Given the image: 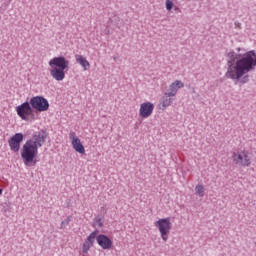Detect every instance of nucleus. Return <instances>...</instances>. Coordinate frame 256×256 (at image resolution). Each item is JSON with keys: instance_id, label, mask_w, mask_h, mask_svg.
Here are the masks:
<instances>
[{"instance_id": "22", "label": "nucleus", "mask_w": 256, "mask_h": 256, "mask_svg": "<svg viewBox=\"0 0 256 256\" xmlns=\"http://www.w3.org/2000/svg\"><path fill=\"white\" fill-rule=\"evenodd\" d=\"M235 26H236V27H241V23L235 22Z\"/></svg>"}, {"instance_id": "11", "label": "nucleus", "mask_w": 256, "mask_h": 256, "mask_svg": "<svg viewBox=\"0 0 256 256\" xmlns=\"http://www.w3.org/2000/svg\"><path fill=\"white\" fill-rule=\"evenodd\" d=\"M96 240H97L98 245L102 249H111V247H113V241H111V239L104 234L98 235L96 237Z\"/></svg>"}, {"instance_id": "10", "label": "nucleus", "mask_w": 256, "mask_h": 256, "mask_svg": "<svg viewBox=\"0 0 256 256\" xmlns=\"http://www.w3.org/2000/svg\"><path fill=\"white\" fill-rule=\"evenodd\" d=\"M233 161L236 165H242V167H249L251 165V160L249 159V155L242 153H234L233 154Z\"/></svg>"}, {"instance_id": "15", "label": "nucleus", "mask_w": 256, "mask_h": 256, "mask_svg": "<svg viewBox=\"0 0 256 256\" xmlns=\"http://www.w3.org/2000/svg\"><path fill=\"white\" fill-rule=\"evenodd\" d=\"M97 235H99V231L95 230L87 237L86 240L93 245L95 243V239H97Z\"/></svg>"}, {"instance_id": "9", "label": "nucleus", "mask_w": 256, "mask_h": 256, "mask_svg": "<svg viewBox=\"0 0 256 256\" xmlns=\"http://www.w3.org/2000/svg\"><path fill=\"white\" fill-rule=\"evenodd\" d=\"M155 109V105L151 102H144L140 105L139 115L143 119H147L153 115V110Z\"/></svg>"}, {"instance_id": "2", "label": "nucleus", "mask_w": 256, "mask_h": 256, "mask_svg": "<svg viewBox=\"0 0 256 256\" xmlns=\"http://www.w3.org/2000/svg\"><path fill=\"white\" fill-rule=\"evenodd\" d=\"M47 139V132L40 131L38 134L32 136V139L26 141L23 145L21 157L26 167H35L37 165V155L39 147H43Z\"/></svg>"}, {"instance_id": "25", "label": "nucleus", "mask_w": 256, "mask_h": 256, "mask_svg": "<svg viewBox=\"0 0 256 256\" xmlns=\"http://www.w3.org/2000/svg\"><path fill=\"white\" fill-rule=\"evenodd\" d=\"M0 193H3V189L0 188Z\"/></svg>"}, {"instance_id": "24", "label": "nucleus", "mask_w": 256, "mask_h": 256, "mask_svg": "<svg viewBox=\"0 0 256 256\" xmlns=\"http://www.w3.org/2000/svg\"><path fill=\"white\" fill-rule=\"evenodd\" d=\"M237 51H238V52L241 51V48H237Z\"/></svg>"}, {"instance_id": "1", "label": "nucleus", "mask_w": 256, "mask_h": 256, "mask_svg": "<svg viewBox=\"0 0 256 256\" xmlns=\"http://www.w3.org/2000/svg\"><path fill=\"white\" fill-rule=\"evenodd\" d=\"M227 67L226 77L235 79L240 83H249V75L256 68V53L255 50L246 52L244 55L237 54L235 51H230L226 54Z\"/></svg>"}, {"instance_id": "17", "label": "nucleus", "mask_w": 256, "mask_h": 256, "mask_svg": "<svg viewBox=\"0 0 256 256\" xmlns=\"http://www.w3.org/2000/svg\"><path fill=\"white\" fill-rule=\"evenodd\" d=\"M94 227H98L99 229H101L103 227V220L99 217H96L94 219Z\"/></svg>"}, {"instance_id": "26", "label": "nucleus", "mask_w": 256, "mask_h": 256, "mask_svg": "<svg viewBox=\"0 0 256 256\" xmlns=\"http://www.w3.org/2000/svg\"><path fill=\"white\" fill-rule=\"evenodd\" d=\"M114 61H117V57H114Z\"/></svg>"}, {"instance_id": "23", "label": "nucleus", "mask_w": 256, "mask_h": 256, "mask_svg": "<svg viewBox=\"0 0 256 256\" xmlns=\"http://www.w3.org/2000/svg\"><path fill=\"white\" fill-rule=\"evenodd\" d=\"M192 93H195V88H192Z\"/></svg>"}, {"instance_id": "18", "label": "nucleus", "mask_w": 256, "mask_h": 256, "mask_svg": "<svg viewBox=\"0 0 256 256\" xmlns=\"http://www.w3.org/2000/svg\"><path fill=\"white\" fill-rule=\"evenodd\" d=\"M69 223H71V216H68L64 221L61 222L60 229H65Z\"/></svg>"}, {"instance_id": "6", "label": "nucleus", "mask_w": 256, "mask_h": 256, "mask_svg": "<svg viewBox=\"0 0 256 256\" xmlns=\"http://www.w3.org/2000/svg\"><path fill=\"white\" fill-rule=\"evenodd\" d=\"M17 115H19L23 121H29V116L33 115V107L31 102H24L16 107Z\"/></svg>"}, {"instance_id": "27", "label": "nucleus", "mask_w": 256, "mask_h": 256, "mask_svg": "<svg viewBox=\"0 0 256 256\" xmlns=\"http://www.w3.org/2000/svg\"><path fill=\"white\" fill-rule=\"evenodd\" d=\"M199 196H200V197H203V194L200 193Z\"/></svg>"}, {"instance_id": "20", "label": "nucleus", "mask_w": 256, "mask_h": 256, "mask_svg": "<svg viewBox=\"0 0 256 256\" xmlns=\"http://www.w3.org/2000/svg\"><path fill=\"white\" fill-rule=\"evenodd\" d=\"M195 191L196 193H205V187H203V185H197Z\"/></svg>"}, {"instance_id": "3", "label": "nucleus", "mask_w": 256, "mask_h": 256, "mask_svg": "<svg viewBox=\"0 0 256 256\" xmlns=\"http://www.w3.org/2000/svg\"><path fill=\"white\" fill-rule=\"evenodd\" d=\"M50 75L55 81H63L65 79V71L69 70V60L64 56L54 57L49 61Z\"/></svg>"}, {"instance_id": "14", "label": "nucleus", "mask_w": 256, "mask_h": 256, "mask_svg": "<svg viewBox=\"0 0 256 256\" xmlns=\"http://www.w3.org/2000/svg\"><path fill=\"white\" fill-rule=\"evenodd\" d=\"M75 59H76V63H78L79 65H81V67H83L84 71H87V69L91 67V64L89 63V61H87L85 57H83V55L76 54Z\"/></svg>"}, {"instance_id": "13", "label": "nucleus", "mask_w": 256, "mask_h": 256, "mask_svg": "<svg viewBox=\"0 0 256 256\" xmlns=\"http://www.w3.org/2000/svg\"><path fill=\"white\" fill-rule=\"evenodd\" d=\"M172 97V94H169L168 92H165L162 99H161V107L160 109H166V107H170L172 105L174 99Z\"/></svg>"}, {"instance_id": "4", "label": "nucleus", "mask_w": 256, "mask_h": 256, "mask_svg": "<svg viewBox=\"0 0 256 256\" xmlns=\"http://www.w3.org/2000/svg\"><path fill=\"white\" fill-rule=\"evenodd\" d=\"M154 226L158 229L162 241H164V243H167V241H169V233H171V229L173 228L171 218H161L154 223Z\"/></svg>"}, {"instance_id": "16", "label": "nucleus", "mask_w": 256, "mask_h": 256, "mask_svg": "<svg viewBox=\"0 0 256 256\" xmlns=\"http://www.w3.org/2000/svg\"><path fill=\"white\" fill-rule=\"evenodd\" d=\"M91 247H93V244L90 243L89 240H85V242L83 244V252L87 253V251H89L91 249Z\"/></svg>"}, {"instance_id": "5", "label": "nucleus", "mask_w": 256, "mask_h": 256, "mask_svg": "<svg viewBox=\"0 0 256 256\" xmlns=\"http://www.w3.org/2000/svg\"><path fill=\"white\" fill-rule=\"evenodd\" d=\"M32 109L43 113L49 111V101L43 96H34L30 99Z\"/></svg>"}, {"instance_id": "21", "label": "nucleus", "mask_w": 256, "mask_h": 256, "mask_svg": "<svg viewBox=\"0 0 256 256\" xmlns=\"http://www.w3.org/2000/svg\"><path fill=\"white\" fill-rule=\"evenodd\" d=\"M173 1L171 0H166V9L167 11H171V9H173Z\"/></svg>"}, {"instance_id": "12", "label": "nucleus", "mask_w": 256, "mask_h": 256, "mask_svg": "<svg viewBox=\"0 0 256 256\" xmlns=\"http://www.w3.org/2000/svg\"><path fill=\"white\" fill-rule=\"evenodd\" d=\"M183 87H185V84L181 80H175L170 84L166 93L175 97V95H177V91H179V89H183Z\"/></svg>"}, {"instance_id": "8", "label": "nucleus", "mask_w": 256, "mask_h": 256, "mask_svg": "<svg viewBox=\"0 0 256 256\" xmlns=\"http://www.w3.org/2000/svg\"><path fill=\"white\" fill-rule=\"evenodd\" d=\"M8 143L10 145L11 151H14V153L19 152V149H21V143H23V134L16 133L9 139Z\"/></svg>"}, {"instance_id": "7", "label": "nucleus", "mask_w": 256, "mask_h": 256, "mask_svg": "<svg viewBox=\"0 0 256 256\" xmlns=\"http://www.w3.org/2000/svg\"><path fill=\"white\" fill-rule=\"evenodd\" d=\"M70 140L72 143L73 149L76 151V153H80V155H85V146H83V143H81V139L77 137V134L75 132H70Z\"/></svg>"}, {"instance_id": "19", "label": "nucleus", "mask_w": 256, "mask_h": 256, "mask_svg": "<svg viewBox=\"0 0 256 256\" xmlns=\"http://www.w3.org/2000/svg\"><path fill=\"white\" fill-rule=\"evenodd\" d=\"M3 213L4 215H7V213H11V204H3Z\"/></svg>"}]
</instances>
